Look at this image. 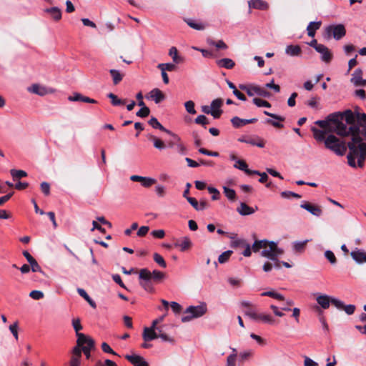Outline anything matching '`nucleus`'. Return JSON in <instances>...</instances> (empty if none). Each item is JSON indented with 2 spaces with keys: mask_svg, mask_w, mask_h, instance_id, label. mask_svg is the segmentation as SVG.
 <instances>
[{
  "mask_svg": "<svg viewBox=\"0 0 366 366\" xmlns=\"http://www.w3.org/2000/svg\"><path fill=\"white\" fill-rule=\"evenodd\" d=\"M81 361V353L77 348L71 350V357L69 361V366H80Z\"/></svg>",
  "mask_w": 366,
  "mask_h": 366,
  "instance_id": "obj_25",
  "label": "nucleus"
},
{
  "mask_svg": "<svg viewBox=\"0 0 366 366\" xmlns=\"http://www.w3.org/2000/svg\"><path fill=\"white\" fill-rule=\"evenodd\" d=\"M150 110L146 105L141 107V109L137 112L136 115L139 117H146L149 114Z\"/></svg>",
  "mask_w": 366,
  "mask_h": 366,
  "instance_id": "obj_55",
  "label": "nucleus"
},
{
  "mask_svg": "<svg viewBox=\"0 0 366 366\" xmlns=\"http://www.w3.org/2000/svg\"><path fill=\"white\" fill-rule=\"evenodd\" d=\"M237 211L242 216L249 215L254 213L255 209L252 207H250L247 204L244 202H241L239 207L237 208Z\"/></svg>",
  "mask_w": 366,
  "mask_h": 366,
  "instance_id": "obj_29",
  "label": "nucleus"
},
{
  "mask_svg": "<svg viewBox=\"0 0 366 366\" xmlns=\"http://www.w3.org/2000/svg\"><path fill=\"white\" fill-rule=\"evenodd\" d=\"M285 54L292 57L300 56L302 54V49L299 45H287L285 48Z\"/></svg>",
  "mask_w": 366,
  "mask_h": 366,
  "instance_id": "obj_28",
  "label": "nucleus"
},
{
  "mask_svg": "<svg viewBox=\"0 0 366 366\" xmlns=\"http://www.w3.org/2000/svg\"><path fill=\"white\" fill-rule=\"evenodd\" d=\"M187 200L197 211L204 210L207 206L205 202L199 203L194 197H187Z\"/></svg>",
  "mask_w": 366,
  "mask_h": 366,
  "instance_id": "obj_32",
  "label": "nucleus"
},
{
  "mask_svg": "<svg viewBox=\"0 0 366 366\" xmlns=\"http://www.w3.org/2000/svg\"><path fill=\"white\" fill-rule=\"evenodd\" d=\"M29 297L35 300H39L44 297V293L39 290H33L29 293Z\"/></svg>",
  "mask_w": 366,
  "mask_h": 366,
  "instance_id": "obj_59",
  "label": "nucleus"
},
{
  "mask_svg": "<svg viewBox=\"0 0 366 366\" xmlns=\"http://www.w3.org/2000/svg\"><path fill=\"white\" fill-rule=\"evenodd\" d=\"M267 240H255L252 245V249L254 252H257L260 249H264V247L267 246Z\"/></svg>",
  "mask_w": 366,
  "mask_h": 366,
  "instance_id": "obj_41",
  "label": "nucleus"
},
{
  "mask_svg": "<svg viewBox=\"0 0 366 366\" xmlns=\"http://www.w3.org/2000/svg\"><path fill=\"white\" fill-rule=\"evenodd\" d=\"M345 34L346 30L342 24L330 25L325 28V37L330 39L332 36L336 40H340Z\"/></svg>",
  "mask_w": 366,
  "mask_h": 366,
  "instance_id": "obj_8",
  "label": "nucleus"
},
{
  "mask_svg": "<svg viewBox=\"0 0 366 366\" xmlns=\"http://www.w3.org/2000/svg\"><path fill=\"white\" fill-rule=\"evenodd\" d=\"M308 240L296 241L292 242V249L295 252L302 253L305 248V245Z\"/></svg>",
  "mask_w": 366,
  "mask_h": 366,
  "instance_id": "obj_39",
  "label": "nucleus"
},
{
  "mask_svg": "<svg viewBox=\"0 0 366 366\" xmlns=\"http://www.w3.org/2000/svg\"><path fill=\"white\" fill-rule=\"evenodd\" d=\"M174 149L177 153H179L181 155H184L187 154V149L183 144V143L181 142V139L179 140V142H177V144L176 145L175 147H174Z\"/></svg>",
  "mask_w": 366,
  "mask_h": 366,
  "instance_id": "obj_54",
  "label": "nucleus"
},
{
  "mask_svg": "<svg viewBox=\"0 0 366 366\" xmlns=\"http://www.w3.org/2000/svg\"><path fill=\"white\" fill-rule=\"evenodd\" d=\"M149 139L153 142L154 147L157 149L162 150L167 147V145L162 140L154 135H150Z\"/></svg>",
  "mask_w": 366,
  "mask_h": 366,
  "instance_id": "obj_40",
  "label": "nucleus"
},
{
  "mask_svg": "<svg viewBox=\"0 0 366 366\" xmlns=\"http://www.w3.org/2000/svg\"><path fill=\"white\" fill-rule=\"evenodd\" d=\"M76 345L74 348H77L81 353L82 348L94 347V340L83 333H77Z\"/></svg>",
  "mask_w": 366,
  "mask_h": 366,
  "instance_id": "obj_10",
  "label": "nucleus"
},
{
  "mask_svg": "<svg viewBox=\"0 0 366 366\" xmlns=\"http://www.w3.org/2000/svg\"><path fill=\"white\" fill-rule=\"evenodd\" d=\"M28 91L31 93L37 94L39 96H45L48 94H51L54 90L51 88L46 87L38 84H33L28 88Z\"/></svg>",
  "mask_w": 366,
  "mask_h": 366,
  "instance_id": "obj_12",
  "label": "nucleus"
},
{
  "mask_svg": "<svg viewBox=\"0 0 366 366\" xmlns=\"http://www.w3.org/2000/svg\"><path fill=\"white\" fill-rule=\"evenodd\" d=\"M350 255L357 264L366 263V252L363 249L356 248L351 252Z\"/></svg>",
  "mask_w": 366,
  "mask_h": 366,
  "instance_id": "obj_22",
  "label": "nucleus"
},
{
  "mask_svg": "<svg viewBox=\"0 0 366 366\" xmlns=\"http://www.w3.org/2000/svg\"><path fill=\"white\" fill-rule=\"evenodd\" d=\"M341 114L342 122L345 120L346 122L345 124H349L350 126L357 125L360 129H361V127L363 128L358 122L357 117L359 113H357V116L355 117V114L351 110L347 109Z\"/></svg>",
  "mask_w": 366,
  "mask_h": 366,
  "instance_id": "obj_11",
  "label": "nucleus"
},
{
  "mask_svg": "<svg viewBox=\"0 0 366 366\" xmlns=\"http://www.w3.org/2000/svg\"><path fill=\"white\" fill-rule=\"evenodd\" d=\"M224 193L228 199L234 201L236 198V192L233 189H230L227 187H224Z\"/></svg>",
  "mask_w": 366,
  "mask_h": 366,
  "instance_id": "obj_49",
  "label": "nucleus"
},
{
  "mask_svg": "<svg viewBox=\"0 0 366 366\" xmlns=\"http://www.w3.org/2000/svg\"><path fill=\"white\" fill-rule=\"evenodd\" d=\"M253 103L258 107H267L270 108L271 104L268 102L263 100L259 98H254L252 99Z\"/></svg>",
  "mask_w": 366,
  "mask_h": 366,
  "instance_id": "obj_50",
  "label": "nucleus"
},
{
  "mask_svg": "<svg viewBox=\"0 0 366 366\" xmlns=\"http://www.w3.org/2000/svg\"><path fill=\"white\" fill-rule=\"evenodd\" d=\"M283 254L284 249L279 247L277 242L268 240L267 246L261 252V256L269 260H276V257H280Z\"/></svg>",
  "mask_w": 366,
  "mask_h": 366,
  "instance_id": "obj_5",
  "label": "nucleus"
},
{
  "mask_svg": "<svg viewBox=\"0 0 366 366\" xmlns=\"http://www.w3.org/2000/svg\"><path fill=\"white\" fill-rule=\"evenodd\" d=\"M321 24H322V22L320 21H311L307 27L308 36L310 37H314L315 35V31L320 29Z\"/></svg>",
  "mask_w": 366,
  "mask_h": 366,
  "instance_id": "obj_31",
  "label": "nucleus"
},
{
  "mask_svg": "<svg viewBox=\"0 0 366 366\" xmlns=\"http://www.w3.org/2000/svg\"><path fill=\"white\" fill-rule=\"evenodd\" d=\"M18 322H15L14 324L11 325L9 326V330L15 337V339L17 340L19 338L18 335Z\"/></svg>",
  "mask_w": 366,
  "mask_h": 366,
  "instance_id": "obj_64",
  "label": "nucleus"
},
{
  "mask_svg": "<svg viewBox=\"0 0 366 366\" xmlns=\"http://www.w3.org/2000/svg\"><path fill=\"white\" fill-rule=\"evenodd\" d=\"M154 260L162 267L165 268L167 267V264L164 258L158 253L154 254Z\"/></svg>",
  "mask_w": 366,
  "mask_h": 366,
  "instance_id": "obj_56",
  "label": "nucleus"
},
{
  "mask_svg": "<svg viewBox=\"0 0 366 366\" xmlns=\"http://www.w3.org/2000/svg\"><path fill=\"white\" fill-rule=\"evenodd\" d=\"M234 167L239 170L244 171L245 173L246 171H247L248 169V166L247 163L241 159L236 160V163L234 164Z\"/></svg>",
  "mask_w": 366,
  "mask_h": 366,
  "instance_id": "obj_51",
  "label": "nucleus"
},
{
  "mask_svg": "<svg viewBox=\"0 0 366 366\" xmlns=\"http://www.w3.org/2000/svg\"><path fill=\"white\" fill-rule=\"evenodd\" d=\"M300 207L315 217H320L322 214L321 207L317 205L305 202L301 204Z\"/></svg>",
  "mask_w": 366,
  "mask_h": 366,
  "instance_id": "obj_17",
  "label": "nucleus"
},
{
  "mask_svg": "<svg viewBox=\"0 0 366 366\" xmlns=\"http://www.w3.org/2000/svg\"><path fill=\"white\" fill-rule=\"evenodd\" d=\"M149 124L154 129H158L167 134H171V131L164 127L155 117H152L149 119Z\"/></svg>",
  "mask_w": 366,
  "mask_h": 366,
  "instance_id": "obj_36",
  "label": "nucleus"
},
{
  "mask_svg": "<svg viewBox=\"0 0 366 366\" xmlns=\"http://www.w3.org/2000/svg\"><path fill=\"white\" fill-rule=\"evenodd\" d=\"M147 98L152 99L156 104H159L165 99V95L159 89L155 88L149 92Z\"/></svg>",
  "mask_w": 366,
  "mask_h": 366,
  "instance_id": "obj_23",
  "label": "nucleus"
},
{
  "mask_svg": "<svg viewBox=\"0 0 366 366\" xmlns=\"http://www.w3.org/2000/svg\"><path fill=\"white\" fill-rule=\"evenodd\" d=\"M185 21L188 26H189L191 28H192L195 30L201 31V30L204 29V28H205L204 24L202 23V22L197 21L192 19H187L185 20Z\"/></svg>",
  "mask_w": 366,
  "mask_h": 366,
  "instance_id": "obj_38",
  "label": "nucleus"
},
{
  "mask_svg": "<svg viewBox=\"0 0 366 366\" xmlns=\"http://www.w3.org/2000/svg\"><path fill=\"white\" fill-rule=\"evenodd\" d=\"M167 327V326L166 325H159V326H158V325H156L155 332H157V338L159 337L162 340V341H163V342L174 343V338L169 336L168 335H167V333L165 332V328Z\"/></svg>",
  "mask_w": 366,
  "mask_h": 366,
  "instance_id": "obj_16",
  "label": "nucleus"
},
{
  "mask_svg": "<svg viewBox=\"0 0 366 366\" xmlns=\"http://www.w3.org/2000/svg\"><path fill=\"white\" fill-rule=\"evenodd\" d=\"M325 257L332 264H335L337 262L335 254L331 250H326L325 252Z\"/></svg>",
  "mask_w": 366,
  "mask_h": 366,
  "instance_id": "obj_57",
  "label": "nucleus"
},
{
  "mask_svg": "<svg viewBox=\"0 0 366 366\" xmlns=\"http://www.w3.org/2000/svg\"><path fill=\"white\" fill-rule=\"evenodd\" d=\"M156 326L153 327L152 324L149 327H144L142 337L144 341L149 342L157 338V332H155Z\"/></svg>",
  "mask_w": 366,
  "mask_h": 366,
  "instance_id": "obj_20",
  "label": "nucleus"
},
{
  "mask_svg": "<svg viewBox=\"0 0 366 366\" xmlns=\"http://www.w3.org/2000/svg\"><path fill=\"white\" fill-rule=\"evenodd\" d=\"M350 81L355 86H366V79L362 78V71L361 69H357L354 71Z\"/></svg>",
  "mask_w": 366,
  "mask_h": 366,
  "instance_id": "obj_14",
  "label": "nucleus"
},
{
  "mask_svg": "<svg viewBox=\"0 0 366 366\" xmlns=\"http://www.w3.org/2000/svg\"><path fill=\"white\" fill-rule=\"evenodd\" d=\"M341 112H335L327 117L328 124H334L332 131L337 135L350 136L351 141L347 143L350 150L347 158L348 164L352 167H362L366 157V144L360 137V129L357 125L347 126L342 122Z\"/></svg>",
  "mask_w": 366,
  "mask_h": 366,
  "instance_id": "obj_1",
  "label": "nucleus"
},
{
  "mask_svg": "<svg viewBox=\"0 0 366 366\" xmlns=\"http://www.w3.org/2000/svg\"><path fill=\"white\" fill-rule=\"evenodd\" d=\"M10 174L14 179H21L27 176V173L25 171L21 169H11Z\"/></svg>",
  "mask_w": 366,
  "mask_h": 366,
  "instance_id": "obj_46",
  "label": "nucleus"
},
{
  "mask_svg": "<svg viewBox=\"0 0 366 366\" xmlns=\"http://www.w3.org/2000/svg\"><path fill=\"white\" fill-rule=\"evenodd\" d=\"M261 295L271 297L279 300H284L285 299L284 296L282 294L276 292L274 291L264 292L261 294Z\"/></svg>",
  "mask_w": 366,
  "mask_h": 366,
  "instance_id": "obj_47",
  "label": "nucleus"
},
{
  "mask_svg": "<svg viewBox=\"0 0 366 366\" xmlns=\"http://www.w3.org/2000/svg\"><path fill=\"white\" fill-rule=\"evenodd\" d=\"M257 121V118L252 119H241L238 117H234L231 119V122L234 127L240 128L247 124L254 123Z\"/></svg>",
  "mask_w": 366,
  "mask_h": 366,
  "instance_id": "obj_21",
  "label": "nucleus"
},
{
  "mask_svg": "<svg viewBox=\"0 0 366 366\" xmlns=\"http://www.w3.org/2000/svg\"><path fill=\"white\" fill-rule=\"evenodd\" d=\"M194 122L196 124H201L203 126L209 124L207 118L202 114L197 116V117L194 119Z\"/></svg>",
  "mask_w": 366,
  "mask_h": 366,
  "instance_id": "obj_62",
  "label": "nucleus"
},
{
  "mask_svg": "<svg viewBox=\"0 0 366 366\" xmlns=\"http://www.w3.org/2000/svg\"><path fill=\"white\" fill-rule=\"evenodd\" d=\"M248 5L249 9H255L259 10H266L269 8L268 4L263 0H249Z\"/></svg>",
  "mask_w": 366,
  "mask_h": 366,
  "instance_id": "obj_26",
  "label": "nucleus"
},
{
  "mask_svg": "<svg viewBox=\"0 0 366 366\" xmlns=\"http://www.w3.org/2000/svg\"><path fill=\"white\" fill-rule=\"evenodd\" d=\"M316 51L321 54V60L325 63H329L332 59L331 51L324 44L316 48Z\"/></svg>",
  "mask_w": 366,
  "mask_h": 366,
  "instance_id": "obj_19",
  "label": "nucleus"
},
{
  "mask_svg": "<svg viewBox=\"0 0 366 366\" xmlns=\"http://www.w3.org/2000/svg\"><path fill=\"white\" fill-rule=\"evenodd\" d=\"M358 122L363 127L360 129V137L362 139V142L366 144L364 141H366V114H358Z\"/></svg>",
  "mask_w": 366,
  "mask_h": 366,
  "instance_id": "obj_27",
  "label": "nucleus"
},
{
  "mask_svg": "<svg viewBox=\"0 0 366 366\" xmlns=\"http://www.w3.org/2000/svg\"><path fill=\"white\" fill-rule=\"evenodd\" d=\"M125 358L134 366H149L145 359L138 355H126Z\"/></svg>",
  "mask_w": 366,
  "mask_h": 366,
  "instance_id": "obj_18",
  "label": "nucleus"
},
{
  "mask_svg": "<svg viewBox=\"0 0 366 366\" xmlns=\"http://www.w3.org/2000/svg\"><path fill=\"white\" fill-rule=\"evenodd\" d=\"M72 326L76 332V335L77 336V333H79V330H82V326L81 325L80 320L79 318L73 319Z\"/></svg>",
  "mask_w": 366,
  "mask_h": 366,
  "instance_id": "obj_63",
  "label": "nucleus"
},
{
  "mask_svg": "<svg viewBox=\"0 0 366 366\" xmlns=\"http://www.w3.org/2000/svg\"><path fill=\"white\" fill-rule=\"evenodd\" d=\"M107 97L111 99V103L113 106H120L125 104V101L118 98L117 95L113 93L107 94Z\"/></svg>",
  "mask_w": 366,
  "mask_h": 366,
  "instance_id": "obj_44",
  "label": "nucleus"
},
{
  "mask_svg": "<svg viewBox=\"0 0 366 366\" xmlns=\"http://www.w3.org/2000/svg\"><path fill=\"white\" fill-rule=\"evenodd\" d=\"M307 105L315 109H319L318 99L317 97H312L307 102Z\"/></svg>",
  "mask_w": 366,
  "mask_h": 366,
  "instance_id": "obj_58",
  "label": "nucleus"
},
{
  "mask_svg": "<svg viewBox=\"0 0 366 366\" xmlns=\"http://www.w3.org/2000/svg\"><path fill=\"white\" fill-rule=\"evenodd\" d=\"M169 55L172 57L174 64H181L184 61V58L178 54L177 49L175 46H172L169 50Z\"/></svg>",
  "mask_w": 366,
  "mask_h": 366,
  "instance_id": "obj_30",
  "label": "nucleus"
},
{
  "mask_svg": "<svg viewBox=\"0 0 366 366\" xmlns=\"http://www.w3.org/2000/svg\"><path fill=\"white\" fill-rule=\"evenodd\" d=\"M157 68L159 69L160 70H163L164 71H174L177 67L175 66V64L173 62V63L159 64L157 66Z\"/></svg>",
  "mask_w": 366,
  "mask_h": 366,
  "instance_id": "obj_45",
  "label": "nucleus"
},
{
  "mask_svg": "<svg viewBox=\"0 0 366 366\" xmlns=\"http://www.w3.org/2000/svg\"><path fill=\"white\" fill-rule=\"evenodd\" d=\"M152 273V280L154 281H159L162 280L164 277V274L163 272L158 271V270H154Z\"/></svg>",
  "mask_w": 366,
  "mask_h": 366,
  "instance_id": "obj_60",
  "label": "nucleus"
},
{
  "mask_svg": "<svg viewBox=\"0 0 366 366\" xmlns=\"http://www.w3.org/2000/svg\"><path fill=\"white\" fill-rule=\"evenodd\" d=\"M316 301L322 309H328L330 304H332L338 310H342L344 302L340 300L324 294H317Z\"/></svg>",
  "mask_w": 366,
  "mask_h": 366,
  "instance_id": "obj_6",
  "label": "nucleus"
},
{
  "mask_svg": "<svg viewBox=\"0 0 366 366\" xmlns=\"http://www.w3.org/2000/svg\"><path fill=\"white\" fill-rule=\"evenodd\" d=\"M130 179L133 182H139L141 184L148 188L156 182V179L152 177H142L139 175H132Z\"/></svg>",
  "mask_w": 366,
  "mask_h": 366,
  "instance_id": "obj_15",
  "label": "nucleus"
},
{
  "mask_svg": "<svg viewBox=\"0 0 366 366\" xmlns=\"http://www.w3.org/2000/svg\"><path fill=\"white\" fill-rule=\"evenodd\" d=\"M242 142H246L247 144L257 146L259 148H263L264 147V142L262 139L259 138H250L249 139L242 140Z\"/></svg>",
  "mask_w": 366,
  "mask_h": 366,
  "instance_id": "obj_43",
  "label": "nucleus"
},
{
  "mask_svg": "<svg viewBox=\"0 0 366 366\" xmlns=\"http://www.w3.org/2000/svg\"><path fill=\"white\" fill-rule=\"evenodd\" d=\"M45 12L49 14L53 19L59 21L61 18V11L58 7H51L45 9Z\"/></svg>",
  "mask_w": 366,
  "mask_h": 366,
  "instance_id": "obj_34",
  "label": "nucleus"
},
{
  "mask_svg": "<svg viewBox=\"0 0 366 366\" xmlns=\"http://www.w3.org/2000/svg\"><path fill=\"white\" fill-rule=\"evenodd\" d=\"M311 131L312 132L313 137L316 141L320 142H323L325 143L326 137L325 132L324 131L320 130L316 127H312Z\"/></svg>",
  "mask_w": 366,
  "mask_h": 366,
  "instance_id": "obj_35",
  "label": "nucleus"
},
{
  "mask_svg": "<svg viewBox=\"0 0 366 366\" xmlns=\"http://www.w3.org/2000/svg\"><path fill=\"white\" fill-rule=\"evenodd\" d=\"M232 250H227V251L222 252L218 257V262L220 264H224V263L227 262L228 261V259H229L230 256L232 255Z\"/></svg>",
  "mask_w": 366,
  "mask_h": 366,
  "instance_id": "obj_48",
  "label": "nucleus"
},
{
  "mask_svg": "<svg viewBox=\"0 0 366 366\" xmlns=\"http://www.w3.org/2000/svg\"><path fill=\"white\" fill-rule=\"evenodd\" d=\"M240 304L242 307L247 308L244 311V315L252 320L269 325H275L277 324V321L271 314L267 312H258L252 309V304L249 301L244 300L242 301Z\"/></svg>",
  "mask_w": 366,
  "mask_h": 366,
  "instance_id": "obj_2",
  "label": "nucleus"
},
{
  "mask_svg": "<svg viewBox=\"0 0 366 366\" xmlns=\"http://www.w3.org/2000/svg\"><path fill=\"white\" fill-rule=\"evenodd\" d=\"M223 105V100L217 98L212 101L210 107L212 109V117L214 119H219L222 115L223 111L221 107Z\"/></svg>",
  "mask_w": 366,
  "mask_h": 366,
  "instance_id": "obj_13",
  "label": "nucleus"
},
{
  "mask_svg": "<svg viewBox=\"0 0 366 366\" xmlns=\"http://www.w3.org/2000/svg\"><path fill=\"white\" fill-rule=\"evenodd\" d=\"M139 285L141 287L148 292L154 291V287L152 282V273L147 269L144 268L139 270Z\"/></svg>",
  "mask_w": 366,
  "mask_h": 366,
  "instance_id": "obj_7",
  "label": "nucleus"
},
{
  "mask_svg": "<svg viewBox=\"0 0 366 366\" xmlns=\"http://www.w3.org/2000/svg\"><path fill=\"white\" fill-rule=\"evenodd\" d=\"M192 245L190 238L187 236L183 237L179 241L174 244L176 247H179L180 251L184 252L189 249Z\"/></svg>",
  "mask_w": 366,
  "mask_h": 366,
  "instance_id": "obj_24",
  "label": "nucleus"
},
{
  "mask_svg": "<svg viewBox=\"0 0 366 366\" xmlns=\"http://www.w3.org/2000/svg\"><path fill=\"white\" fill-rule=\"evenodd\" d=\"M109 73L112 77L113 84L114 85L118 84L123 79L124 74L119 70L112 69L109 70Z\"/></svg>",
  "mask_w": 366,
  "mask_h": 366,
  "instance_id": "obj_37",
  "label": "nucleus"
},
{
  "mask_svg": "<svg viewBox=\"0 0 366 366\" xmlns=\"http://www.w3.org/2000/svg\"><path fill=\"white\" fill-rule=\"evenodd\" d=\"M207 306L204 302H202L196 306L190 305L184 310V313L185 315L182 317L181 320L182 322H188L193 319L202 317L207 313Z\"/></svg>",
  "mask_w": 366,
  "mask_h": 366,
  "instance_id": "obj_3",
  "label": "nucleus"
},
{
  "mask_svg": "<svg viewBox=\"0 0 366 366\" xmlns=\"http://www.w3.org/2000/svg\"><path fill=\"white\" fill-rule=\"evenodd\" d=\"M239 87L240 89L244 91L249 97L258 95L262 97H269L270 96L269 92H267L264 88L259 86L239 84Z\"/></svg>",
  "mask_w": 366,
  "mask_h": 366,
  "instance_id": "obj_9",
  "label": "nucleus"
},
{
  "mask_svg": "<svg viewBox=\"0 0 366 366\" xmlns=\"http://www.w3.org/2000/svg\"><path fill=\"white\" fill-rule=\"evenodd\" d=\"M217 64L219 67L225 68V69H232L234 66V61L229 58H223L221 59H219L216 61Z\"/></svg>",
  "mask_w": 366,
  "mask_h": 366,
  "instance_id": "obj_33",
  "label": "nucleus"
},
{
  "mask_svg": "<svg viewBox=\"0 0 366 366\" xmlns=\"http://www.w3.org/2000/svg\"><path fill=\"white\" fill-rule=\"evenodd\" d=\"M184 107L186 111L191 114H196V110L194 109V103L193 101L189 100L184 103Z\"/></svg>",
  "mask_w": 366,
  "mask_h": 366,
  "instance_id": "obj_52",
  "label": "nucleus"
},
{
  "mask_svg": "<svg viewBox=\"0 0 366 366\" xmlns=\"http://www.w3.org/2000/svg\"><path fill=\"white\" fill-rule=\"evenodd\" d=\"M236 358L237 355L235 353L229 355L227 358L226 366H236Z\"/></svg>",
  "mask_w": 366,
  "mask_h": 366,
  "instance_id": "obj_61",
  "label": "nucleus"
},
{
  "mask_svg": "<svg viewBox=\"0 0 366 366\" xmlns=\"http://www.w3.org/2000/svg\"><path fill=\"white\" fill-rule=\"evenodd\" d=\"M325 147L333 152L337 156L345 155L347 151V146L344 141H341L334 134H330L326 137Z\"/></svg>",
  "mask_w": 366,
  "mask_h": 366,
  "instance_id": "obj_4",
  "label": "nucleus"
},
{
  "mask_svg": "<svg viewBox=\"0 0 366 366\" xmlns=\"http://www.w3.org/2000/svg\"><path fill=\"white\" fill-rule=\"evenodd\" d=\"M237 245L242 244L245 247L244 250L242 252V254L244 257H250L252 254V247L250 244L245 243V241L243 239H238L235 242Z\"/></svg>",
  "mask_w": 366,
  "mask_h": 366,
  "instance_id": "obj_42",
  "label": "nucleus"
},
{
  "mask_svg": "<svg viewBox=\"0 0 366 366\" xmlns=\"http://www.w3.org/2000/svg\"><path fill=\"white\" fill-rule=\"evenodd\" d=\"M169 134L171 135L173 137V139L168 142V144L167 147L169 148H174L176 147V145L177 144V142H179L181 139L179 138V136L172 133V132H171V134Z\"/></svg>",
  "mask_w": 366,
  "mask_h": 366,
  "instance_id": "obj_53",
  "label": "nucleus"
}]
</instances>
